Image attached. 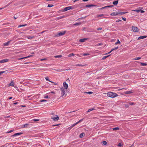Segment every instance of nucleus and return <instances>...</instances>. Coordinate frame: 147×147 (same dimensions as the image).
<instances>
[{"label":"nucleus","instance_id":"f257e3e1","mask_svg":"<svg viewBox=\"0 0 147 147\" xmlns=\"http://www.w3.org/2000/svg\"><path fill=\"white\" fill-rule=\"evenodd\" d=\"M66 90H65L63 87H61L60 88V93L61 95L60 97V98H62L63 97H65L66 96Z\"/></svg>","mask_w":147,"mask_h":147},{"label":"nucleus","instance_id":"f03ea898","mask_svg":"<svg viewBox=\"0 0 147 147\" xmlns=\"http://www.w3.org/2000/svg\"><path fill=\"white\" fill-rule=\"evenodd\" d=\"M107 96L112 98H114L118 96L117 94L115 93L109 92L107 93Z\"/></svg>","mask_w":147,"mask_h":147},{"label":"nucleus","instance_id":"7ed1b4c3","mask_svg":"<svg viewBox=\"0 0 147 147\" xmlns=\"http://www.w3.org/2000/svg\"><path fill=\"white\" fill-rule=\"evenodd\" d=\"M51 119L54 121H57L59 119V117L57 115H53L51 117Z\"/></svg>","mask_w":147,"mask_h":147},{"label":"nucleus","instance_id":"20e7f679","mask_svg":"<svg viewBox=\"0 0 147 147\" xmlns=\"http://www.w3.org/2000/svg\"><path fill=\"white\" fill-rule=\"evenodd\" d=\"M132 31L135 32H138L139 31V29L136 26H132Z\"/></svg>","mask_w":147,"mask_h":147},{"label":"nucleus","instance_id":"39448f33","mask_svg":"<svg viewBox=\"0 0 147 147\" xmlns=\"http://www.w3.org/2000/svg\"><path fill=\"white\" fill-rule=\"evenodd\" d=\"M65 33V31H64L63 32H59L57 35H56L55 36L58 37V36H60L64 35Z\"/></svg>","mask_w":147,"mask_h":147},{"label":"nucleus","instance_id":"423d86ee","mask_svg":"<svg viewBox=\"0 0 147 147\" xmlns=\"http://www.w3.org/2000/svg\"><path fill=\"white\" fill-rule=\"evenodd\" d=\"M63 85L65 90H66L68 88V85L65 82H64L63 83Z\"/></svg>","mask_w":147,"mask_h":147},{"label":"nucleus","instance_id":"0eeeda50","mask_svg":"<svg viewBox=\"0 0 147 147\" xmlns=\"http://www.w3.org/2000/svg\"><path fill=\"white\" fill-rule=\"evenodd\" d=\"M71 9V6H69L65 7L63 11H65L67 10H69Z\"/></svg>","mask_w":147,"mask_h":147},{"label":"nucleus","instance_id":"6e6552de","mask_svg":"<svg viewBox=\"0 0 147 147\" xmlns=\"http://www.w3.org/2000/svg\"><path fill=\"white\" fill-rule=\"evenodd\" d=\"M14 83L13 81H11L10 83L8 84V86H12L14 87Z\"/></svg>","mask_w":147,"mask_h":147},{"label":"nucleus","instance_id":"1a4fd4ad","mask_svg":"<svg viewBox=\"0 0 147 147\" xmlns=\"http://www.w3.org/2000/svg\"><path fill=\"white\" fill-rule=\"evenodd\" d=\"M111 15L114 16L119 15L118 12H113L111 14Z\"/></svg>","mask_w":147,"mask_h":147},{"label":"nucleus","instance_id":"9d476101","mask_svg":"<svg viewBox=\"0 0 147 147\" xmlns=\"http://www.w3.org/2000/svg\"><path fill=\"white\" fill-rule=\"evenodd\" d=\"M8 59H3L0 61V63H3L7 62L8 61Z\"/></svg>","mask_w":147,"mask_h":147},{"label":"nucleus","instance_id":"9b49d317","mask_svg":"<svg viewBox=\"0 0 147 147\" xmlns=\"http://www.w3.org/2000/svg\"><path fill=\"white\" fill-rule=\"evenodd\" d=\"M22 134V132L14 134V135H12V136H18L21 135Z\"/></svg>","mask_w":147,"mask_h":147},{"label":"nucleus","instance_id":"f8f14e48","mask_svg":"<svg viewBox=\"0 0 147 147\" xmlns=\"http://www.w3.org/2000/svg\"><path fill=\"white\" fill-rule=\"evenodd\" d=\"M146 37H147L146 36H140L138 38V40H140V39H142L146 38Z\"/></svg>","mask_w":147,"mask_h":147},{"label":"nucleus","instance_id":"ddd939ff","mask_svg":"<svg viewBox=\"0 0 147 147\" xmlns=\"http://www.w3.org/2000/svg\"><path fill=\"white\" fill-rule=\"evenodd\" d=\"M96 5H94L91 4V5H86L85 7H92L95 6Z\"/></svg>","mask_w":147,"mask_h":147},{"label":"nucleus","instance_id":"4468645a","mask_svg":"<svg viewBox=\"0 0 147 147\" xmlns=\"http://www.w3.org/2000/svg\"><path fill=\"white\" fill-rule=\"evenodd\" d=\"M87 38H85L80 39L79 40V41L80 42H84L86 40H87Z\"/></svg>","mask_w":147,"mask_h":147},{"label":"nucleus","instance_id":"2eb2a0df","mask_svg":"<svg viewBox=\"0 0 147 147\" xmlns=\"http://www.w3.org/2000/svg\"><path fill=\"white\" fill-rule=\"evenodd\" d=\"M1 105L2 108H3L6 107V104L5 102H3L2 103H1Z\"/></svg>","mask_w":147,"mask_h":147},{"label":"nucleus","instance_id":"dca6fc26","mask_svg":"<svg viewBox=\"0 0 147 147\" xmlns=\"http://www.w3.org/2000/svg\"><path fill=\"white\" fill-rule=\"evenodd\" d=\"M127 12H118L119 15H122L127 13Z\"/></svg>","mask_w":147,"mask_h":147},{"label":"nucleus","instance_id":"f3484780","mask_svg":"<svg viewBox=\"0 0 147 147\" xmlns=\"http://www.w3.org/2000/svg\"><path fill=\"white\" fill-rule=\"evenodd\" d=\"M85 134L84 133L81 134L80 135V138H83Z\"/></svg>","mask_w":147,"mask_h":147},{"label":"nucleus","instance_id":"a211bd4d","mask_svg":"<svg viewBox=\"0 0 147 147\" xmlns=\"http://www.w3.org/2000/svg\"><path fill=\"white\" fill-rule=\"evenodd\" d=\"M9 42H10V41H9L5 43L3 45L4 46H8L9 45Z\"/></svg>","mask_w":147,"mask_h":147},{"label":"nucleus","instance_id":"6ab92c4d","mask_svg":"<svg viewBox=\"0 0 147 147\" xmlns=\"http://www.w3.org/2000/svg\"><path fill=\"white\" fill-rule=\"evenodd\" d=\"M118 0L116 1H113V4L114 5H117L118 4Z\"/></svg>","mask_w":147,"mask_h":147},{"label":"nucleus","instance_id":"aec40b11","mask_svg":"<svg viewBox=\"0 0 147 147\" xmlns=\"http://www.w3.org/2000/svg\"><path fill=\"white\" fill-rule=\"evenodd\" d=\"M133 93V92H132L131 91H126L125 92V94H129L131 93Z\"/></svg>","mask_w":147,"mask_h":147},{"label":"nucleus","instance_id":"412c9836","mask_svg":"<svg viewBox=\"0 0 147 147\" xmlns=\"http://www.w3.org/2000/svg\"><path fill=\"white\" fill-rule=\"evenodd\" d=\"M45 79L47 81H49L50 82H51V83H54V82H53L52 81H50V80H49V77H46L45 78Z\"/></svg>","mask_w":147,"mask_h":147},{"label":"nucleus","instance_id":"4be33fe9","mask_svg":"<svg viewBox=\"0 0 147 147\" xmlns=\"http://www.w3.org/2000/svg\"><path fill=\"white\" fill-rule=\"evenodd\" d=\"M113 130H117L119 129V128L118 127H116L113 129Z\"/></svg>","mask_w":147,"mask_h":147},{"label":"nucleus","instance_id":"5701e85b","mask_svg":"<svg viewBox=\"0 0 147 147\" xmlns=\"http://www.w3.org/2000/svg\"><path fill=\"white\" fill-rule=\"evenodd\" d=\"M110 55H109L107 56H104L102 58V60H104L106 58L109 57V56H110Z\"/></svg>","mask_w":147,"mask_h":147},{"label":"nucleus","instance_id":"b1692460","mask_svg":"<svg viewBox=\"0 0 147 147\" xmlns=\"http://www.w3.org/2000/svg\"><path fill=\"white\" fill-rule=\"evenodd\" d=\"M77 124L76 123H75L74 124H73L72 125H71L70 127H69V128H70V129H71L73 127H74L75 125H77Z\"/></svg>","mask_w":147,"mask_h":147},{"label":"nucleus","instance_id":"393cba45","mask_svg":"<svg viewBox=\"0 0 147 147\" xmlns=\"http://www.w3.org/2000/svg\"><path fill=\"white\" fill-rule=\"evenodd\" d=\"M62 57V55H56L55 56V58H60Z\"/></svg>","mask_w":147,"mask_h":147},{"label":"nucleus","instance_id":"a878e982","mask_svg":"<svg viewBox=\"0 0 147 147\" xmlns=\"http://www.w3.org/2000/svg\"><path fill=\"white\" fill-rule=\"evenodd\" d=\"M102 144L105 145H106L107 144V143L105 141H104L102 142Z\"/></svg>","mask_w":147,"mask_h":147},{"label":"nucleus","instance_id":"bb28decb","mask_svg":"<svg viewBox=\"0 0 147 147\" xmlns=\"http://www.w3.org/2000/svg\"><path fill=\"white\" fill-rule=\"evenodd\" d=\"M81 24V22H79V23H76L74 24V25H75V26H77V25H80Z\"/></svg>","mask_w":147,"mask_h":147},{"label":"nucleus","instance_id":"cd10ccee","mask_svg":"<svg viewBox=\"0 0 147 147\" xmlns=\"http://www.w3.org/2000/svg\"><path fill=\"white\" fill-rule=\"evenodd\" d=\"M120 42L119 41V39H118L117 42L116 43H115V45H117L118 44H120Z\"/></svg>","mask_w":147,"mask_h":147},{"label":"nucleus","instance_id":"c85d7f7f","mask_svg":"<svg viewBox=\"0 0 147 147\" xmlns=\"http://www.w3.org/2000/svg\"><path fill=\"white\" fill-rule=\"evenodd\" d=\"M34 38V36H29L27 37L28 39H31Z\"/></svg>","mask_w":147,"mask_h":147},{"label":"nucleus","instance_id":"c756f323","mask_svg":"<svg viewBox=\"0 0 147 147\" xmlns=\"http://www.w3.org/2000/svg\"><path fill=\"white\" fill-rule=\"evenodd\" d=\"M26 24L20 25H19L18 27L20 28V27H21L22 26H26Z\"/></svg>","mask_w":147,"mask_h":147},{"label":"nucleus","instance_id":"7c9ffc66","mask_svg":"<svg viewBox=\"0 0 147 147\" xmlns=\"http://www.w3.org/2000/svg\"><path fill=\"white\" fill-rule=\"evenodd\" d=\"M93 110H94L93 108L90 109L88 110V111H87V112H88L91 111Z\"/></svg>","mask_w":147,"mask_h":147},{"label":"nucleus","instance_id":"2f4dec72","mask_svg":"<svg viewBox=\"0 0 147 147\" xmlns=\"http://www.w3.org/2000/svg\"><path fill=\"white\" fill-rule=\"evenodd\" d=\"M141 57H136L134 59V60H138L140 59H141Z\"/></svg>","mask_w":147,"mask_h":147},{"label":"nucleus","instance_id":"473e14b6","mask_svg":"<svg viewBox=\"0 0 147 147\" xmlns=\"http://www.w3.org/2000/svg\"><path fill=\"white\" fill-rule=\"evenodd\" d=\"M140 63L142 66H146L147 65V64L146 63Z\"/></svg>","mask_w":147,"mask_h":147},{"label":"nucleus","instance_id":"72a5a7b5","mask_svg":"<svg viewBox=\"0 0 147 147\" xmlns=\"http://www.w3.org/2000/svg\"><path fill=\"white\" fill-rule=\"evenodd\" d=\"M104 16V15L103 14H100V15H98L97 16V17H101V16Z\"/></svg>","mask_w":147,"mask_h":147},{"label":"nucleus","instance_id":"f704fd0d","mask_svg":"<svg viewBox=\"0 0 147 147\" xmlns=\"http://www.w3.org/2000/svg\"><path fill=\"white\" fill-rule=\"evenodd\" d=\"M28 125V123L24 125V127H27Z\"/></svg>","mask_w":147,"mask_h":147},{"label":"nucleus","instance_id":"c9c22d12","mask_svg":"<svg viewBox=\"0 0 147 147\" xmlns=\"http://www.w3.org/2000/svg\"><path fill=\"white\" fill-rule=\"evenodd\" d=\"M86 93L87 94H91L93 93L92 92H86Z\"/></svg>","mask_w":147,"mask_h":147},{"label":"nucleus","instance_id":"e433bc0d","mask_svg":"<svg viewBox=\"0 0 147 147\" xmlns=\"http://www.w3.org/2000/svg\"><path fill=\"white\" fill-rule=\"evenodd\" d=\"M86 65H80V64H77L76 65V66H85Z\"/></svg>","mask_w":147,"mask_h":147},{"label":"nucleus","instance_id":"4c0bfd02","mask_svg":"<svg viewBox=\"0 0 147 147\" xmlns=\"http://www.w3.org/2000/svg\"><path fill=\"white\" fill-rule=\"evenodd\" d=\"M74 55V54L73 53H71V54H69V57H70L71 56H73Z\"/></svg>","mask_w":147,"mask_h":147},{"label":"nucleus","instance_id":"58836bf2","mask_svg":"<svg viewBox=\"0 0 147 147\" xmlns=\"http://www.w3.org/2000/svg\"><path fill=\"white\" fill-rule=\"evenodd\" d=\"M53 6V5H48V7H52Z\"/></svg>","mask_w":147,"mask_h":147},{"label":"nucleus","instance_id":"ea45409f","mask_svg":"<svg viewBox=\"0 0 147 147\" xmlns=\"http://www.w3.org/2000/svg\"><path fill=\"white\" fill-rule=\"evenodd\" d=\"M47 101V100H41L40 101V102H46Z\"/></svg>","mask_w":147,"mask_h":147},{"label":"nucleus","instance_id":"a19ab883","mask_svg":"<svg viewBox=\"0 0 147 147\" xmlns=\"http://www.w3.org/2000/svg\"><path fill=\"white\" fill-rule=\"evenodd\" d=\"M64 17V16L62 17H60L57 18V19L58 20H59L60 19H61Z\"/></svg>","mask_w":147,"mask_h":147},{"label":"nucleus","instance_id":"79ce46f5","mask_svg":"<svg viewBox=\"0 0 147 147\" xmlns=\"http://www.w3.org/2000/svg\"><path fill=\"white\" fill-rule=\"evenodd\" d=\"M33 120L34 121H39V119H33Z\"/></svg>","mask_w":147,"mask_h":147},{"label":"nucleus","instance_id":"37998d69","mask_svg":"<svg viewBox=\"0 0 147 147\" xmlns=\"http://www.w3.org/2000/svg\"><path fill=\"white\" fill-rule=\"evenodd\" d=\"M26 58V57H22V58H19V59H18L19 60H20L23 59L24 58Z\"/></svg>","mask_w":147,"mask_h":147},{"label":"nucleus","instance_id":"c03bdc74","mask_svg":"<svg viewBox=\"0 0 147 147\" xmlns=\"http://www.w3.org/2000/svg\"><path fill=\"white\" fill-rule=\"evenodd\" d=\"M13 131V130H11L10 131H9L7 132V133H10L11 132Z\"/></svg>","mask_w":147,"mask_h":147},{"label":"nucleus","instance_id":"a18cd8bd","mask_svg":"<svg viewBox=\"0 0 147 147\" xmlns=\"http://www.w3.org/2000/svg\"><path fill=\"white\" fill-rule=\"evenodd\" d=\"M134 11H136L138 13L140 11V10H134Z\"/></svg>","mask_w":147,"mask_h":147},{"label":"nucleus","instance_id":"49530a36","mask_svg":"<svg viewBox=\"0 0 147 147\" xmlns=\"http://www.w3.org/2000/svg\"><path fill=\"white\" fill-rule=\"evenodd\" d=\"M129 104L130 105H134V103L133 102H131L129 103Z\"/></svg>","mask_w":147,"mask_h":147},{"label":"nucleus","instance_id":"de8ad7c7","mask_svg":"<svg viewBox=\"0 0 147 147\" xmlns=\"http://www.w3.org/2000/svg\"><path fill=\"white\" fill-rule=\"evenodd\" d=\"M47 60V59L46 58H44V59H40V61H42L45 60Z\"/></svg>","mask_w":147,"mask_h":147},{"label":"nucleus","instance_id":"09e8293b","mask_svg":"<svg viewBox=\"0 0 147 147\" xmlns=\"http://www.w3.org/2000/svg\"><path fill=\"white\" fill-rule=\"evenodd\" d=\"M82 119L80 120H79V121H78V122H77L76 123L77 124H78V123H80V121H81L82 120Z\"/></svg>","mask_w":147,"mask_h":147},{"label":"nucleus","instance_id":"8fccbe9b","mask_svg":"<svg viewBox=\"0 0 147 147\" xmlns=\"http://www.w3.org/2000/svg\"><path fill=\"white\" fill-rule=\"evenodd\" d=\"M89 54L88 53H84V54H83V55L84 56H86V55H89Z\"/></svg>","mask_w":147,"mask_h":147},{"label":"nucleus","instance_id":"3c124183","mask_svg":"<svg viewBox=\"0 0 147 147\" xmlns=\"http://www.w3.org/2000/svg\"><path fill=\"white\" fill-rule=\"evenodd\" d=\"M33 56V55H30L28 56H27V57H26V58H28V57H32Z\"/></svg>","mask_w":147,"mask_h":147},{"label":"nucleus","instance_id":"603ef678","mask_svg":"<svg viewBox=\"0 0 147 147\" xmlns=\"http://www.w3.org/2000/svg\"><path fill=\"white\" fill-rule=\"evenodd\" d=\"M122 20L124 21H126V18H124L123 17H122Z\"/></svg>","mask_w":147,"mask_h":147},{"label":"nucleus","instance_id":"864d4df0","mask_svg":"<svg viewBox=\"0 0 147 147\" xmlns=\"http://www.w3.org/2000/svg\"><path fill=\"white\" fill-rule=\"evenodd\" d=\"M44 98H49V96L48 95L44 97Z\"/></svg>","mask_w":147,"mask_h":147},{"label":"nucleus","instance_id":"5fc2aeb1","mask_svg":"<svg viewBox=\"0 0 147 147\" xmlns=\"http://www.w3.org/2000/svg\"><path fill=\"white\" fill-rule=\"evenodd\" d=\"M121 146H122V145L121 143H119L118 145V146L119 147Z\"/></svg>","mask_w":147,"mask_h":147},{"label":"nucleus","instance_id":"6e6d98bb","mask_svg":"<svg viewBox=\"0 0 147 147\" xmlns=\"http://www.w3.org/2000/svg\"><path fill=\"white\" fill-rule=\"evenodd\" d=\"M60 125V124H57V125H53V126H57V125Z\"/></svg>","mask_w":147,"mask_h":147},{"label":"nucleus","instance_id":"4d7b16f0","mask_svg":"<svg viewBox=\"0 0 147 147\" xmlns=\"http://www.w3.org/2000/svg\"><path fill=\"white\" fill-rule=\"evenodd\" d=\"M102 29V28H97L98 30H100Z\"/></svg>","mask_w":147,"mask_h":147},{"label":"nucleus","instance_id":"13d9d810","mask_svg":"<svg viewBox=\"0 0 147 147\" xmlns=\"http://www.w3.org/2000/svg\"><path fill=\"white\" fill-rule=\"evenodd\" d=\"M102 44L101 43H100L98 44L97 45V46H98L101 45Z\"/></svg>","mask_w":147,"mask_h":147},{"label":"nucleus","instance_id":"bf43d9fd","mask_svg":"<svg viewBox=\"0 0 147 147\" xmlns=\"http://www.w3.org/2000/svg\"><path fill=\"white\" fill-rule=\"evenodd\" d=\"M121 21V20H118L116 21V22H119L120 21Z\"/></svg>","mask_w":147,"mask_h":147},{"label":"nucleus","instance_id":"052dcab7","mask_svg":"<svg viewBox=\"0 0 147 147\" xmlns=\"http://www.w3.org/2000/svg\"><path fill=\"white\" fill-rule=\"evenodd\" d=\"M109 7H113V5H109V6H108Z\"/></svg>","mask_w":147,"mask_h":147},{"label":"nucleus","instance_id":"680f3d73","mask_svg":"<svg viewBox=\"0 0 147 147\" xmlns=\"http://www.w3.org/2000/svg\"><path fill=\"white\" fill-rule=\"evenodd\" d=\"M141 13H143L144 12V11L143 10H140V11Z\"/></svg>","mask_w":147,"mask_h":147},{"label":"nucleus","instance_id":"e2e57ef3","mask_svg":"<svg viewBox=\"0 0 147 147\" xmlns=\"http://www.w3.org/2000/svg\"><path fill=\"white\" fill-rule=\"evenodd\" d=\"M118 47H116L115 48H114V50H116V49H118Z\"/></svg>","mask_w":147,"mask_h":147},{"label":"nucleus","instance_id":"0e129e2a","mask_svg":"<svg viewBox=\"0 0 147 147\" xmlns=\"http://www.w3.org/2000/svg\"><path fill=\"white\" fill-rule=\"evenodd\" d=\"M125 106L126 107L128 108V107L129 106V105H125Z\"/></svg>","mask_w":147,"mask_h":147},{"label":"nucleus","instance_id":"69168bd1","mask_svg":"<svg viewBox=\"0 0 147 147\" xmlns=\"http://www.w3.org/2000/svg\"><path fill=\"white\" fill-rule=\"evenodd\" d=\"M5 72V71H0V72L1 73V74L2 73H4Z\"/></svg>","mask_w":147,"mask_h":147},{"label":"nucleus","instance_id":"338daca9","mask_svg":"<svg viewBox=\"0 0 147 147\" xmlns=\"http://www.w3.org/2000/svg\"><path fill=\"white\" fill-rule=\"evenodd\" d=\"M114 50V48H113V49H112L111 50V51H110V52H111L112 51H113V50Z\"/></svg>","mask_w":147,"mask_h":147},{"label":"nucleus","instance_id":"774afa93","mask_svg":"<svg viewBox=\"0 0 147 147\" xmlns=\"http://www.w3.org/2000/svg\"><path fill=\"white\" fill-rule=\"evenodd\" d=\"M51 93H53V94H55V92H53V91H52V92H51Z\"/></svg>","mask_w":147,"mask_h":147}]
</instances>
